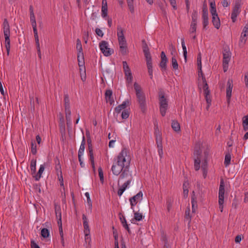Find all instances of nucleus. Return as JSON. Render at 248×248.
<instances>
[{
	"label": "nucleus",
	"mask_w": 248,
	"mask_h": 248,
	"mask_svg": "<svg viewBox=\"0 0 248 248\" xmlns=\"http://www.w3.org/2000/svg\"><path fill=\"white\" fill-rule=\"evenodd\" d=\"M210 12L211 14L217 13L216 6L215 2L214 0H210Z\"/></svg>",
	"instance_id": "nucleus-44"
},
{
	"label": "nucleus",
	"mask_w": 248,
	"mask_h": 248,
	"mask_svg": "<svg viewBox=\"0 0 248 248\" xmlns=\"http://www.w3.org/2000/svg\"><path fill=\"white\" fill-rule=\"evenodd\" d=\"M98 175L99 177L100 181L102 184H103L104 183V174L103 171L101 167L98 168Z\"/></svg>",
	"instance_id": "nucleus-52"
},
{
	"label": "nucleus",
	"mask_w": 248,
	"mask_h": 248,
	"mask_svg": "<svg viewBox=\"0 0 248 248\" xmlns=\"http://www.w3.org/2000/svg\"><path fill=\"white\" fill-rule=\"evenodd\" d=\"M244 81L246 86L248 88V72L246 73L245 74Z\"/></svg>",
	"instance_id": "nucleus-64"
},
{
	"label": "nucleus",
	"mask_w": 248,
	"mask_h": 248,
	"mask_svg": "<svg viewBox=\"0 0 248 248\" xmlns=\"http://www.w3.org/2000/svg\"><path fill=\"white\" fill-rule=\"evenodd\" d=\"M60 125L61 128L65 130L64 120L63 117L62 115L60 118Z\"/></svg>",
	"instance_id": "nucleus-57"
},
{
	"label": "nucleus",
	"mask_w": 248,
	"mask_h": 248,
	"mask_svg": "<svg viewBox=\"0 0 248 248\" xmlns=\"http://www.w3.org/2000/svg\"><path fill=\"white\" fill-rule=\"evenodd\" d=\"M123 68L127 86H129L133 80V76L130 67L126 61L123 62Z\"/></svg>",
	"instance_id": "nucleus-8"
},
{
	"label": "nucleus",
	"mask_w": 248,
	"mask_h": 248,
	"mask_svg": "<svg viewBox=\"0 0 248 248\" xmlns=\"http://www.w3.org/2000/svg\"><path fill=\"white\" fill-rule=\"evenodd\" d=\"M45 170L44 165H41L40 166V169L38 171L37 174L35 176V179L36 181H38L41 177L42 174L43 173L44 170Z\"/></svg>",
	"instance_id": "nucleus-38"
},
{
	"label": "nucleus",
	"mask_w": 248,
	"mask_h": 248,
	"mask_svg": "<svg viewBox=\"0 0 248 248\" xmlns=\"http://www.w3.org/2000/svg\"><path fill=\"white\" fill-rule=\"evenodd\" d=\"M171 64H172V66L174 69L177 70L178 69V64L176 57H172Z\"/></svg>",
	"instance_id": "nucleus-49"
},
{
	"label": "nucleus",
	"mask_w": 248,
	"mask_h": 248,
	"mask_svg": "<svg viewBox=\"0 0 248 248\" xmlns=\"http://www.w3.org/2000/svg\"><path fill=\"white\" fill-rule=\"evenodd\" d=\"M112 92L110 90H108L105 93V98L107 103H109L110 105H114V100L112 97Z\"/></svg>",
	"instance_id": "nucleus-19"
},
{
	"label": "nucleus",
	"mask_w": 248,
	"mask_h": 248,
	"mask_svg": "<svg viewBox=\"0 0 248 248\" xmlns=\"http://www.w3.org/2000/svg\"><path fill=\"white\" fill-rule=\"evenodd\" d=\"M102 16L103 17H106L108 15V6L107 0H102Z\"/></svg>",
	"instance_id": "nucleus-25"
},
{
	"label": "nucleus",
	"mask_w": 248,
	"mask_h": 248,
	"mask_svg": "<svg viewBox=\"0 0 248 248\" xmlns=\"http://www.w3.org/2000/svg\"><path fill=\"white\" fill-rule=\"evenodd\" d=\"M202 24L203 29H205L206 26L208 25V17H202Z\"/></svg>",
	"instance_id": "nucleus-60"
},
{
	"label": "nucleus",
	"mask_w": 248,
	"mask_h": 248,
	"mask_svg": "<svg viewBox=\"0 0 248 248\" xmlns=\"http://www.w3.org/2000/svg\"><path fill=\"white\" fill-rule=\"evenodd\" d=\"M208 17V9L206 5H204L202 8V17Z\"/></svg>",
	"instance_id": "nucleus-55"
},
{
	"label": "nucleus",
	"mask_w": 248,
	"mask_h": 248,
	"mask_svg": "<svg viewBox=\"0 0 248 248\" xmlns=\"http://www.w3.org/2000/svg\"><path fill=\"white\" fill-rule=\"evenodd\" d=\"M130 105V101L127 99L124 101L122 104H121V106L122 108L124 110L125 108Z\"/></svg>",
	"instance_id": "nucleus-59"
},
{
	"label": "nucleus",
	"mask_w": 248,
	"mask_h": 248,
	"mask_svg": "<svg viewBox=\"0 0 248 248\" xmlns=\"http://www.w3.org/2000/svg\"><path fill=\"white\" fill-rule=\"evenodd\" d=\"M134 212V218L133 219H135L136 221H140L144 218V216H143V214L142 213H140L139 212H135L134 210H133Z\"/></svg>",
	"instance_id": "nucleus-33"
},
{
	"label": "nucleus",
	"mask_w": 248,
	"mask_h": 248,
	"mask_svg": "<svg viewBox=\"0 0 248 248\" xmlns=\"http://www.w3.org/2000/svg\"><path fill=\"white\" fill-rule=\"evenodd\" d=\"M155 141L162 140V134L157 127L155 130Z\"/></svg>",
	"instance_id": "nucleus-43"
},
{
	"label": "nucleus",
	"mask_w": 248,
	"mask_h": 248,
	"mask_svg": "<svg viewBox=\"0 0 248 248\" xmlns=\"http://www.w3.org/2000/svg\"><path fill=\"white\" fill-rule=\"evenodd\" d=\"M171 127L175 132H178L180 131V125L177 121L173 120L172 121Z\"/></svg>",
	"instance_id": "nucleus-34"
},
{
	"label": "nucleus",
	"mask_w": 248,
	"mask_h": 248,
	"mask_svg": "<svg viewBox=\"0 0 248 248\" xmlns=\"http://www.w3.org/2000/svg\"><path fill=\"white\" fill-rule=\"evenodd\" d=\"M99 48L101 51L105 56H109L114 52L113 49L108 47V44L105 41H102L100 43Z\"/></svg>",
	"instance_id": "nucleus-10"
},
{
	"label": "nucleus",
	"mask_w": 248,
	"mask_h": 248,
	"mask_svg": "<svg viewBox=\"0 0 248 248\" xmlns=\"http://www.w3.org/2000/svg\"><path fill=\"white\" fill-rule=\"evenodd\" d=\"M159 101L161 114L162 116H164L168 109V104L167 99L162 93H160L159 94Z\"/></svg>",
	"instance_id": "nucleus-9"
},
{
	"label": "nucleus",
	"mask_w": 248,
	"mask_h": 248,
	"mask_svg": "<svg viewBox=\"0 0 248 248\" xmlns=\"http://www.w3.org/2000/svg\"><path fill=\"white\" fill-rule=\"evenodd\" d=\"M169 1H170V2L171 5L173 7V9L175 10H176L177 9V4H176V0H169Z\"/></svg>",
	"instance_id": "nucleus-63"
},
{
	"label": "nucleus",
	"mask_w": 248,
	"mask_h": 248,
	"mask_svg": "<svg viewBox=\"0 0 248 248\" xmlns=\"http://www.w3.org/2000/svg\"><path fill=\"white\" fill-rule=\"evenodd\" d=\"M122 118L123 119H126L128 118L129 116V111L127 109H124L122 111Z\"/></svg>",
	"instance_id": "nucleus-53"
},
{
	"label": "nucleus",
	"mask_w": 248,
	"mask_h": 248,
	"mask_svg": "<svg viewBox=\"0 0 248 248\" xmlns=\"http://www.w3.org/2000/svg\"><path fill=\"white\" fill-rule=\"evenodd\" d=\"M41 236L44 238H46L49 236V232L46 228H43L41 232Z\"/></svg>",
	"instance_id": "nucleus-46"
},
{
	"label": "nucleus",
	"mask_w": 248,
	"mask_h": 248,
	"mask_svg": "<svg viewBox=\"0 0 248 248\" xmlns=\"http://www.w3.org/2000/svg\"><path fill=\"white\" fill-rule=\"evenodd\" d=\"M131 173L129 171V166H127L126 168H124L121 172L120 175V179H128V180H131Z\"/></svg>",
	"instance_id": "nucleus-16"
},
{
	"label": "nucleus",
	"mask_w": 248,
	"mask_h": 248,
	"mask_svg": "<svg viewBox=\"0 0 248 248\" xmlns=\"http://www.w3.org/2000/svg\"><path fill=\"white\" fill-rule=\"evenodd\" d=\"M231 154L228 153L226 154L224 159V165L225 167L228 166L231 163Z\"/></svg>",
	"instance_id": "nucleus-42"
},
{
	"label": "nucleus",
	"mask_w": 248,
	"mask_h": 248,
	"mask_svg": "<svg viewBox=\"0 0 248 248\" xmlns=\"http://www.w3.org/2000/svg\"><path fill=\"white\" fill-rule=\"evenodd\" d=\"M233 88V81L231 79H229L227 83L226 97L228 102H229L232 96V90Z\"/></svg>",
	"instance_id": "nucleus-15"
},
{
	"label": "nucleus",
	"mask_w": 248,
	"mask_h": 248,
	"mask_svg": "<svg viewBox=\"0 0 248 248\" xmlns=\"http://www.w3.org/2000/svg\"><path fill=\"white\" fill-rule=\"evenodd\" d=\"M85 138L84 136H83L82 140L80 146V148L78 150V156L80 157V155H82L83 154L84 149H85Z\"/></svg>",
	"instance_id": "nucleus-31"
},
{
	"label": "nucleus",
	"mask_w": 248,
	"mask_h": 248,
	"mask_svg": "<svg viewBox=\"0 0 248 248\" xmlns=\"http://www.w3.org/2000/svg\"><path fill=\"white\" fill-rule=\"evenodd\" d=\"M191 204L192 211L193 213H195L196 212L198 206L196 198L195 197V195L193 196L191 198Z\"/></svg>",
	"instance_id": "nucleus-36"
},
{
	"label": "nucleus",
	"mask_w": 248,
	"mask_h": 248,
	"mask_svg": "<svg viewBox=\"0 0 248 248\" xmlns=\"http://www.w3.org/2000/svg\"><path fill=\"white\" fill-rule=\"evenodd\" d=\"M58 225H59L60 234L61 237V240L62 241H63V233L62 228V223H60V224H58Z\"/></svg>",
	"instance_id": "nucleus-58"
},
{
	"label": "nucleus",
	"mask_w": 248,
	"mask_h": 248,
	"mask_svg": "<svg viewBox=\"0 0 248 248\" xmlns=\"http://www.w3.org/2000/svg\"><path fill=\"white\" fill-rule=\"evenodd\" d=\"M65 118L66 121V124L68 127H70L71 125V110L70 109L65 110Z\"/></svg>",
	"instance_id": "nucleus-26"
},
{
	"label": "nucleus",
	"mask_w": 248,
	"mask_h": 248,
	"mask_svg": "<svg viewBox=\"0 0 248 248\" xmlns=\"http://www.w3.org/2000/svg\"><path fill=\"white\" fill-rule=\"evenodd\" d=\"M240 7L241 5L239 2L235 3L231 14V19L233 23L236 21V18L241 12Z\"/></svg>",
	"instance_id": "nucleus-14"
},
{
	"label": "nucleus",
	"mask_w": 248,
	"mask_h": 248,
	"mask_svg": "<svg viewBox=\"0 0 248 248\" xmlns=\"http://www.w3.org/2000/svg\"><path fill=\"white\" fill-rule=\"evenodd\" d=\"M161 61L160 63V66L161 68L165 69L168 60L164 51H162L161 53Z\"/></svg>",
	"instance_id": "nucleus-24"
},
{
	"label": "nucleus",
	"mask_w": 248,
	"mask_h": 248,
	"mask_svg": "<svg viewBox=\"0 0 248 248\" xmlns=\"http://www.w3.org/2000/svg\"><path fill=\"white\" fill-rule=\"evenodd\" d=\"M32 27L33 28V33L34 35L35 43L38 44V43H39V40L37 31L36 25H32Z\"/></svg>",
	"instance_id": "nucleus-45"
},
{
	"label": "nucleus",
	"mask_w": 248,
	"mask_h": 248,
	"mask_svg": "<svg viewBox=\"0 0 248 248\" xmlns=\"http://www.w3.org/2000/svg\"><path fill=\"white\" fill-rule=\"evenodd\" d=\"M127 5L130 11L132 13L134 12V7L133 5V0H126Z\"/></svg>",
	"instance_id": "nucleus-51"
},
{
	"label": "nucleus",
	"mask_w": 248,
	"mask_h": 248,
	"mask_svg": "<svg viewBox=\"0 0 248 248\" xmlns=\"http://www.w3.org/2000/svg\"><path fill=\"white\" fill-rule=\"evenodd\" d=\"M83 224L84 227V232L85 234V242L86 245H88L91 247V238L90 236V231L88 224V219L86 216L82 215Z\"/></svg>",
	"instance_id": "nucleus-6"
},
{
	"label": "nucleus",
	"mask_w": 248,
	"mask_h": 248,
	"mask_svg": "<svg viewBox=\"0 0 248 248\" xmlns=\"http://www.w3.org/2000/svg\"><path fill=\"white\" fill-rule=\"evenodd\" d=\"M190 208L188 207L185 211V219L188 221V223L189 224L191 222V217L190 216Z\"/></svg>",
	"instance_id": "nucleus-40"
},
{
	"label": "nucleus",
	"mask_w": 248,
	"mask_h": 248,
	"mask_svg": "<svg viewBox=\"0 0 248 248\" xmlns=\"http://www.w3.org/2000/svg\"><path fill=\"white\" fill-rule=\"evenodd\" d=\"M108 139L111 140H113L116 141L118 139V137L116 134V133L114 132L110 133L108 135Z\"/></svg>",
	"instance_id": "nucleus-50"
},
{
	"label": "nucleus",
	"mask_w": 248,
	"mask_h": 248,
	"mask_svg": "<svg viewBox=\"0 0 248 248\" xmlns=\"http://www.w3.org/2000/svg\"><path fill=\"white\" fill-rule=\"evenodd\" d=\"M76 48L78 51V53L83 52L81 42L79 39L77 40Z\"/></svg>",
	"instance_id": "nucleus-48"
},
{
	"label": "nucleus",
	"mask_w": 248,
	"mask_h": 248,
	"mask_svg": "<svg viewBox=\"0 0 248 248\" xmlns=\"http://www.w3.org/2000/svg\"><path fill=\"white\" fill-rule=\"evenodd\" d=\"M3 30L5 38V45L7 55H9L10 50V30L9 22L6 18H5L3 23Z\"/></svg>",
	"instance_id": "nucleus-3"
},
{
	"label": "nucleus",
	"mask_w": 248,
	"mask_h": 248,
	"mask_svg": "<svg viewBox=\"0 0 248 248\" xmlns=\"http://www.w3.org/2000/svg\"><path fill=\"white\" fill-rule=\"evenodd\" d=\"M95 33L98 36L100 37H102L104 35V33L102 31L98 28H96L95 29Z\"/></svg>",
	"instance_id": "nucleus-62"
},
{
	"label": "nucleus",
	"mask_w": 248,
	"mask_h": 248,
	"mask_svg": "<svg viewBox=\"0 0 248 248\" xmlns=\"http://www.w3.org/2000/svg\"><path fill=\"white\" fill-rule=\"evenodd\" d=\"M85 196L87 197V205L88 206V209L90 213H92V201L91 200V199L90 198V194L88 192H86L85 194Z\"/></svg>",
	"instance_id": "nucleus-41"
},
{
	"label": "nucleus",
	"mask_w": 248,
	"mask_h": 248,
	"mask_svg": "<svg viewBox=\"0 0 248 248\" xmlns=\"http://www.w3.org/2000/svg\"><path fill=\"white\" fill-rule=\"evenodd\" d=\"M31 153L33 155H35L37 152L36 145L35 141H32L31 143Z\"/></svg>",
	"instance_id": "nucleus-56"
},
{
	"label": "nucleus",
	"mask_w": 248,
	"mask_h": 248,
	"mask_svg": "<svg viewBox=\"0 0 248 248\" xmlns=\"http://www.w3.org/2000/svg\"><path fill=\"white\" fill-rule=\"evenodd\" d=\"M30 20L31 25H36L35 17L34 14L30 15Z\"/></svg>",
	"instance_id": "nucleus-61"
},
{
	"label": "nucleus",
	"mask_w": 248,
	"mask_h": 248,
	"mask_svg": "<svg viewBox=\"0 0 248 248\" xmlns=\"http://www.w3.org/2000/svg\"><path fill=\"white\" fill-rule=\"evenodd\" d=\"M248 35V23L244 27L243 31L241 33L240 42L243 44H245L247 40V36Z\"/></svg>",
	"instance_id": "nucleus-17"
},
{
	"label": "nucleus",
	"mask_w": 248,
	"mask_h": 248,
	"mask_svg": "<svg viewBox=\"0 0 248 248\" xmlns=\"http://www.w3.org/2000/svg\"><path fill=\"white\" fill-rule=\"evenodd\" d=\"M57 160L58 163H57V162L56 161V167H55V170L57 172V174H59V172H60V173H61V178L62 179V182L61 184V186H63V178H62V171L61 170V166L60 165L59 160L57 158Z\"/></svg>",
	"instance_id": "nucleus-30"
},
{
	"label": "nucleus",
	"mask_w": 248,
	"mask_h": 248,
	"mask_svg": "<svg viewBox=\"0 0 248 248\" xmlns=\"http://www.w3.org/2000/svg\"><path fill=\"white\" fill-rule=\"evenodd\" d=\"M130 161L131 157L129 150L126 148L122 149L111 167V170L113 174L116 176L120 174L122 171L126 168V166H130Z\"/></svg>",
	"instance_id": "nucleus-1"
},
{
	"label": "nucleus",
	"mask_w": 248,
	"mask_h": 248,
	"mask_svg": "<svg viewBox=\"0 0 248 248\" xmlns=\"http://www.w3.org/2000/svg\"><path fill=\"white\" fill-rule=\"evenodd\" d=\"M170 47L171 55L172 56V57H176L177 56V53L175 47L172 45L170 46Z\"/></svg>",
	"instance_id": "nucleus-54"
},
{
	"label": "nucleus",
	"mask_w": 248,
	"mask_h": 248,
	"mask_svg": "<svg viewBox=\"0 0 248 248\" xmlns=\"http://www.w3.org/2000/svg\"><path fill=\"white\" fill-rule=\"evenodd\" d=\"M202 144L201 142H198L196 143L194 147V169L196 170H198L200 169L201 156L202 154L201 150Z\"/></svg>",
	"instance_id": "nucleus-5"
},
{
	"label": "nucleus",
	"mask_w": 248,
	"mask_h": 248,
	"mask_svg": "<svg viewBox=\"0 0 248 248\" xmlns=\"http://www.w3.org/2000/svg\"><path fill=\"white\" fill-rule=\"evenodd\" d=\"M223 70L226 72L228 68V64L231 59V53L229 48H225L223 51Z\"/></svg>",
	"instance_id": "nucleus-11"
},
{
	"label": "nucleus",
	"mask_w": 248,
	"mask_h": 248,
	"mask_svg": "<svg viewBox=\"0 0 248 248\" xmlns=\"http://www.w3.org/2000/svg\"><path fill=\"white\" fill-rule=\"evenodd\" d=\"M55 213L56 217L58 219V224H60V223H62V215L60 207H55Z\"/></svg>",
	"instance_id": "nucleus-37"
},
{
	"label": "nucleus",
	"mask_w": 248,
	"mask_h": 248,
	"mask_svg": "<svg viewBox=\"0 0 248 248\" xmlns=\"http://www.w3.org/2000/svg\"><path fill=\"white\" fill-rule=\"evenodd\" d=\"M117 35L120 46V51L123 55H125L127 51V44L124 36V30L120 26H118L117 27Z\"/></svg>",
	"instance_id": "nucleus-2"
},
{
	"label": "nucleus",
	"mask_w": 248,
	"mask_h": 248,
	"mask_svg": "<svg viewBox=\"0 0 248 248\" xmlns=\"http://www.w3.org/2000/svg\"><path fill=\"white\" fill-rule=\"evenodd\" d=\"M225 193V184L223 179H221L218 191V205L221 212L223 210V203Z\"/></svg>",
	"instance_id": "nucleus-7"
},
{
	"label": "nucleus",
	"mask_w": 248,
	"mask_h": 248,
	"mask_svg": "<svg viewBox=\"0 0 248 248\" xmlns=\"http://www.w3.org/2000/svg\"><path fill=\"white\" fill-rule=\"evenodd\" d=\"M36 160L32 159L31 162V170L32 174H34L36 172Z\"/></svg>",
	"instance_id": "nucleus-47"
},
{
	"label": "nucleus",
	"mask_w": 248,
	"mask_h": 248,
	"mask_svg": "<svg viewBox=\"0 0 248 248\" xmlns=\"http://www.w3.org/2000/svg\"><path fill=\"white\" fill-rule=\"evenodd\" d=\"M65 110L70 109V100L68 94H65L64 96Z\"/></svg>",
	"instance_id": "nucleus-32"
},
{
	"label": "nucleus",
	"mask_w": 248,
	"mask_h": 248,
	"mask_svg": "<svg viewBox=\"0 0 248 248\" xmlns=\"http://www.w3.org/2000/svg\"><path fill=\"white\" fill-rule=\"evenodd\" d=\"M212 15V22L214 27L218 29L220 27V21L219 18L218 16L217 13L211 14Z\"/></svg>",
	"instance_id": "nucleus-18"
},
{
	"label": "nucleus",
	"mask_w": 248,
	"mask_h": 248,
	"mask_svg": "<svg viewBox=\"0 0 248 248\" xmlns=\"http://www.w3.org/2000/svg\"><path fill=\"white\" fill-rule=\"evenodd\" d=\"M86 135L87 137V141L88 144V149L90 156V163L92 167L93 168V150L92 145V140L90 135L89 131H86Z\"/></svg>",
	"instance_id": "nucleus-12"
},
{
	"label": "nucleus",
	"mask_w": 248,
	"mask_h": 248,
	"mask_svg": "<svg viewBox=\"0 0 248 248\" xmlns=\"http://www.w3.org/2000/svg\"><path fill=\"white\" fill-rule=\"evenodd\" d=\"M131 180H127L126 182L124 183L123 185L119 188L118 190V195L119 196H121L124 193V192L125 190V189L129 186L131 183Z\"/></svg>",
	"instance_id": "nucleus-20"
},
{
	"label": "nucleus",
	"mask_w": 248,
	"mask_h": 248,
	"mask_svg": "<svg viewBox=\"0 0 248 248\" xmlns=\"http://www.w3.org/2000/svg\"><path fill=\"white\" fill-rule=\"evenodd\" d=\"M197 65L198 68V76L200 79L201 77L204 76L202 69V57L201 53H199L197 57Z\"/></svg>",
	"instance_id": "nucleus-21"
},
{
	"label": "nucleus",
	"mask_w": 248,
	"mask_h": 248,
	"mask_svg": "<svg viewBox=\"0 0 248 248\" xmlns=\"http://www.w3.org/2000/svg\"><path fill=\"white\" fill-rule=\"evenodd\" d=\"M79 67V72L81 77V80L83 81L86 80V69L84 65L81 66Z\"/></svg>",
	"instance_id": "nucleus-35"
},
{
	"label": "nucleus",
	"mask_w": 248,
	"mask_h": 248,
	"mask_svg": "<svg viewBox=\"0 0 248 248\" xmlns=\"http://www.w3.org/2000/svg\"><path fill=\"white\" fill-rule=\"evenodd\" d=\"M181 44H182V48H183V50L184 56L185 61H186V57H187V50H186V46L185 43L184 38H181Z\"/></svg>",
	"instance_id": "nucleus-39"
},
{
	"label": "nucleus",
	"mask_w": 248,
	"mask_h": 248,
	"mask_svg": "<svg viewBox=\"0 0 248 248\" xmlns=\"http://www.w3.org/2000/svg\"><path fill=\"white\" fill-rule=\"evenodd\" d=\"M201 78L202 80V88L204 90L205 96H208L210 93V91L209 90L208 86L206 82L205 78L204 76H202L201 77Z\"/></svg>",
	"instance_id": "nucleus-22"
},
{
	"label": "nucleus",
	"mask_w": 248,
	"mask_h": 248,
	"mask_svg": "<svg viewBox=\"0 0 248 248\" xmlns=\"http://www.w3.org/2000/svg\"><path fill=\"white\" fill-rule=\"evenodd\" d=\"M143 52L146 58V61L149 62V61H152V57L149 50V48L148 46L146 45L143 47Z\"/></svg>",
	"instance_id": "nucleus-27"
},
{
	"label": "nucleus",
	"mask_w": 248,
	"mask_h": 248,
	"mask_svg": "<svg viewBox=\"0 0 248 248\" xmlns=\"http://www.w3.org/2000/svg\"><path fill=\"white\" fill-rule=\"evenodd\" d=\"M77 58L78 66L81 67V66L84 65L85 62L83 52L78 53Z\"/></svg>",
	"instance_id": "nucleus-28"
},
{
	"label": "nucleus",
	"mask_w": 248,
	"mask_h": 248,
	"mask_svg": "<svg viewBox=\"0 0 248 248\" xmlns=\"http://www.w3.org/2000/svg\"><path fill=\"white\" fill-rule=\"evenodd\" d=\"M196 26H197V21H196V19H194V17H192V20L191 21L190 27L189 29V33L190 34H192L195 33L196 31Z\"/></svg>",
	"instance_id": "nucleus-29"
},
{
	"label": "nucleus",
	"mask_w": 248,
	"mask_h": 248,
	"mask_svg": "<svg viewBox=\"0 0 248 248\" xmlns=\"http://www.w3.org/2000/svg\"><path fill=\"white\" fill-rule=\"evenodd\" d=\"M134 89L136 91V96L140 107L142 111H144L146 107L145 96L142 92L141 87L137 83L135 82L134 84Z\"/></svg>",
	"instance_id": "nucleus-4"
},
{
	"label": "nucleus",
	"mask_w": 248,
	"mask_h": 248,
	"mask_svg": "<svg viewBox=\"0 0 248 248\" xmlns=\"http://www.w3.org/2000/svg\"><path fill=\"white\" fill-rule=\"evenodd\" d=\"M119 219L120 220V221L123 226L124 228L129 233H130V230L129 228L128 225L127 223L126 220L124 217V216L121 213L119 214Z\"/></svg>",
	"instance_id": "nucleus-23"
},
{
	"label": "nucleus",
	"mask_w": 248,
	"mask_h": 248,
	"mask_svg": "<svg viewBox=\"0 0 248 248\" xmlns=\"http://www.w3.org/2000/svg\"><path fill=\"white\" fill-rule=\"evenodd\" d=\"M143 193L141 191H140L136 195L131 197L129 199L131 209L133 210V207L135 206L138 202L140 201L142 199Z\"/></svg>",
	"instance_id": "nucleus-13"
}]
</instances>
